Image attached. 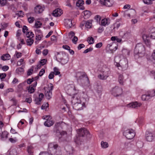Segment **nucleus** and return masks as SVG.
Instances as JSON below:
<instances>
[{"mask_svg":"<svg viewBox=\"0 0 155 155\" xmlns=\"http://www.w3.org/2000/svg\"><path fill=\"white\" fill-rule=\"evenodd\" d=\"M58 132L57 133H59L60 135L61 136V137H59V138L60 139L61 138V137H62L63 136H64V135H66L67 133L65 131H62L61 132H60L59 131H58Z\"/></svg>","mask_w":155,"mask_h":155,"instance_id":"nucleus-45","label":"nucleus"},{"mask_svg":"<svg viewBox=\"0 0 155 155\" xmlns=\"http://www.w3.org/2000/svg\"><path fill=\"white\" fill-rule=\"evenodd\" d=\"M95 19L97 20V22H99L101 19V17L99 15H97L95 17Z\"/></svg>","mask_w":155,"mask_h":155,"instance_id":"nucleus-62","label":"nucleus"},{"mask_svg":"<svg viewBox=\"0 0 155 155\" xmlns=\"http://www.w3.org/2000/svg\"><path fill=\"white\" fill-rule=\"evenodd\" d=\"M54 72H54V74H55V75H58L60 74V72L59 71H57L58 70V69L57 68H54Z\"/></svg>","mask_w":155,"mask_h":155,"instance_id":"nucleus-50","label":"nucleus"},{"mask_svg":"<svg viewBox=\"0 0 155 155\" xmlns=\"http://www.w3.org/2000/svg\"><path fill=\"white\" fill-rule=\"evenodd\" d=\"M84 3L83 0H78L76 2V5L77 6H81Z\"/></svg>","mask_w":155,"mask_h":155,"instance_id":"nucleus-30","label":"nucleus"},{"mask_svg":"<svg viewBox=\"0 0 155 155\" xmlns=\"http://www.w3.org/2000/svg\"><path fill=\"white\" fill-rule=\"evenodd\" d=\"M65 149L68 153L69 155L73 153V149L71 146H66L65 148Z\"/></svg>","mask_w":155,"mask_h":155,"instance_id":"nucleus-20","label":"nucleus"},{"mask_svg":"<svg viewBox=\"0 0 155 155\" xmlns=\"http://www.w3.org/2000/svg\"><path fill=\"white\" fill-rule=\"evenodd\" d=\"M26 41L27 45L31 46L34 42V40L32 38H28Z\"/></svg>","mask_w":155,"mask_h":155,"instance_id":"nucleus-28","label":"nucleus"},{"mask_svg":"<svg viewBox=\"0 0 155 155\" xmlns=\"http://www.w3.org/2000/svg\"><path fill=\"white\" fill-rule=\"evenodd\" d=\"M145 48L143 45L141 43H138L136 45L134 50V53L136 54H141L142 55H143L145 53Z\"/></svg>","mask_w":155,"mask_h":155,"instance_id":"nucleus-5","label":"nucleus"},{"mask_svg":"<svg viewBox=\"0 0 155 155\" xmlns=\"http://www.w3.org/2000/svg\"><path fill=\"white\" fill-rule=\"evenodd\" d=\"M28 92L30 94L33 93L35 91L34 88L33 87H31L30 86L28 88Z\"/></svg>","mask_w":155,"mask_h":155,"instance_id":"nucleus-44","label":"nucleus"},{"mask_svg":"<svg viewBox=\"0 0 155 155\" xmlns=\"http://www.w3.org/2000/svg\"><path fill=\"white\" fill-rule=\"evenodd\" d=\"M27 151L30 155H32L33 152V147L31 146H28V147Z\"/></svg>","mask_w":155,"mask_h":155,"instance_id":"nucleus-31","label":"nucleus"},{"mask_svg":"<svg viewBox=\"0 0 155 155\" xmlns=\"http://www.w3.org/2000/svg\"><path fill=\"white\" fill-rule=\"evenodd\" d=\"M23 32L25 33L26 32H28V29L27 27L26 26H24L22 28Z\"/></svg>","mask_w":155,"mask_h":155,"instance_id":"nucleus-53","label":"nucleus"},{"mask_svg":"<svg viewBox=\"0 0 155 155\" xmlns=\"http://www.w3.org/2000/svg\"><path fill=\"white\" fill-rule=\"evenodd\" d=\"M6 76V74L5 73H2L0 74V78L1 79H4Z\"/></svg>","mask_w":155,"mask_h":155,"instance_id":"nucleus-58","label":"nucleus"},{"mask_svg":"<svg viewBox=\"0 0 155 155\" xmlns=\"http://www.w3.org/2000/svg\"><path fill=\"white\" fill-rule=\"evenodd\" d=\"M83 105L82 104L80 103H78V104H74L73 105V107L76 110H81L83 109Z\"/></svg>","mask_w":155,"mask_h":155,"instance_id":"nucleus-15","label":"nucleus"},{"mask_svg":"<svg viewBox=\"0 0 155 155\" xmlns=\"http://www.w3.org/2000/svg\"><path fill=\"white\" fill-rule=\"evenodd\" d=\"M24 60L23 59H21L18 61L17 62V65L20 66L22 64V63L24 61Z\"/></svg>","mask_w":155,"mask_h":155,"instance_id":"nucleus-64","label":"nucleus"},{"mask_svg":"<svg viewBox=\"0 0 155 155\" xmlns=\"http://www.w3.org/2000/svg\"><path fill=\"white\" fill-rule=\"evenodd\" d=\"M43 97H35V104L38 105L40 104V102L42 100V98Z\"/></svg>","mask_w":155,"mask_h":155,"instance_id":"nucleus-33","label":"nucleus"},{"mask_svg":"<svg viewBox=\"0 0 155 155\" xmlns=\"http://www.w3.org/2000/svg\"><path fill=\"white\" fill-rule=\"evenodd\" d=\"M110 20L109 18H104L101 21V25L102 26H105L108 25L110 23Z\"/></svg>","mask_w":155,"mask_h":155,"instance_id":"nucleus-18","label":"nucleus"},{"mask_svg":"<svg viewBox=\"0 0 155 155\" xmlns=\"http://www.w3.org/2000/svg\"><path fill=\"white\" fill-rule=\"evenodd\" d=\"M154 0H143V2L147 5L152 4L153 3L152 1Z\"/></svg>","mask_w":155,"mask_h":155,"instance_id":"nucleus-37","label":"nucleus"},{"mask_svg":"<svg viewBox=\"0 0 155 155\" xmlns=\"http://www.w3.org/2000/svg\"><path fill=\"white\" fill-rule=\"evenodd\" d=\"M62 11L61 9L57 8L53 11L52 15L55 17L59 16L62 14Z\"/></svg>","mask_w":155,"mask_h":155,"instance_id":"nucleus-11","label":"nucleus"},{"mask_svg":"<svg viewBox=\"0 0 155 155\" xmlns=\"http://www.w3.org/2000/svg\"><path fill=\"white\" fill-rule=\"evenodd\" d=\"M49 152L51 155H61L62 152L61 148L57 144L50 143L48 145Z\"/></svg>","mask_w":155,"mask_h":155,"instance_id":"nucleus-4","label":"nucleus"},{"mask_svg":"<svg viewBox=\"0 0 155 155\" xmlns=\"http://www.w3.org/2000/svg\"><path fill=\"white\" fill-rule=\"evenodd\" d=\"M114 3L113 0H106L105 5L107 7H111L113 5Z\"/></svg>","mask_w":155,"mask_h":155,"instance_id":"nucleus-25","label":"nucleus"},{"mask_svg":"<svg viewBox=\"0 0 155 155\" xmlns=\"http://www.w3.org/2000/svg\"><path fill=\"white\" fill-rule=\"evenodd\" d=\"M16 71L19 74V73H21L23 72H24V69L22 67H19L16 69Z\"/></svg>","mask_w":155,"mask_h":155,"instance_id":"nucleus-41","label":"nucleus"},{"mask_svg":"<svg viewBox=\"0 0 155 155\" xmlns=\"http://www.w3.org/2000/svg\"><path fill=\"white\" fill-rule=\"evenodd\" d=\"M84 16L85 18H89L91 15V13L90 11L88 10H85L83 12Z\"/></svg>","mask_w":155,"mask_h":155,"instance_id":"nucleus-23","label":"nucleus"},{"mask_svg":"<svg viewBox=\"0 0 155 155\" xmlns=\"http://www.w3.org/2000/svg\"><path fill=\"white\" fill-rule=\"evenodd\" d=\"M15 55L17 58H20L21 56V53L17 51H16Z\"/></svg>","mask_w":155,"mask_h":155,"instance_id":"nucleus-61","label":"nucleus"},{"mask_svg":"<svg viewBox=\"0 0 155 155\" xmlns=\"http://www.w3.org/2000/svg\"><path fill=\"white\" fill-rule=\"evenodd\" d=\"M71 1L69 0H66V5L70 7H72V6L71 5Z\"/></svg>","mask_w":155,"mask_h":155,"instance_id":"nucleus-56","label":"nucleus"},{"mask_svg":"<svg viewBox=\"0 0 155 155\" xmlns=\"http://www.w3.org/2000/svg\"><path fill=\"white\" fill-rule=\"evenodd\" d=\"M26 34V36L28 38H32L34 37V34L32 32L28 31L27 32Z\"/></svg>","mask_w":155,"mask_h":155,"instance_id":"nucleus-32","label":"nucleus"},{"mask_svg":"<svg viewBox=\"0 0 155 155\" xmlns=\"http://www.w3.org/2000/svg\"><path fill=\"white\" fill-rule=\"evenodd\" d=\"M76 77L77 78L78 80L81 79L83 78L86 77L87 78V79L88 80V78L87 77V75L85 74H83L80 72H78L77 73L76 75Z\"/></svg>","mask_w":155,"mask_h":155,"instance_id":"nucleus-17","label":"nucleus"},{"mask_svg":"<svg viewBox=\"0 0 155 155\" xmlns=\"http://www.w3.org/2000/svg\"><path fill=\"white\" fill-rule=\"evenodd\" d=\"M78 40V38L76 36H74L73 38L72 39V41L73 43L74 44H76Z\"/></svg>","mask_w":155,"mask_h":155,"instance_id":"nucleus-51","label":"nucleus"},{"mask_svg":"<svg viewBox=\"0 0 155 155\" xmlns=\"http://www.w3.org/2000/svg\"><path fill=\"white\" fill-rule=\"evenodd\" d=\"M78 134L76 142L78 145L81 144L84 140H89L92 137V135L85 128L79 129Z\"/></svg>","mask_w":155,"mask_h":155,"instance_id":"nucleus-1","label":"nucleus"},{"mask_svg":"<svg viewBox=\"0 0 155 155\" xmlns=\"http://www.w3.org/2000/svg\"><path fill=\"white\" fill-rule=\"evenodd\" d=\"M121 68L124 70H126L128 67V61L126 58H124L120 61Z\"/></svg>","mask_w":155,"mask_h":155,"instance_id":"nucleus-8","label":"nucleus"},{"mask_svg":"<svg viewBox=\"0 0 155 155\" xmlns=\"http://www.w3.org/2000/svg\"><path fill=\"white\" fill-rule=\"evenodd\" d=\"M94 88L98 93H101L102 91V87L100 84H97L95 85Z\"/></svg>","mask_w":155,"mask_h":155,"instance_id":"nucleus-22","label":"nucleus"},{"mask_svg":"<svg viewBox=\"0 0 155 155\" xmlns=\"http://www.w3.org/2000/svg\"><path fill=\"white\" fill-rule=\"evenodd\" d=\"M49 104L48 103H47L45 104H44L41 106V109L43 110L46 109V108L48 107Z\"/></svg>","mask_w":155,"mask_h":155,"instance_id":"nucleus-48","label":"nucleus"},{"mask_svg":"<svg viewBox=\"0 0 155 155\" xmlns=\"http://www.w3.org/2000/svg\"><path fill=\"white\" fill-rule=\"evenodd\" d=\"M92 25L91 23L88 21H87L85 23V26L87 28H90Z\"/></svg>","mask_w":155,"mask_h":155,"instance_id":"nucleus-49","label":"nucleus"},{"mask_svg":"<svg viewBox=\"0 0 155 155\" xmlns=\"http://www.w3.org/2000/svg\"><path fill=\"white\" fill-rule=\"evenodd\" d=\"M45 96L46 97H51L52 96V91L48 90L45 92Z\"/></svg>","mask_w":155,"mask_h":155,"instance_id":"nucleus-42","label":"nucleus"},{"mask_svg":"<svg viewBox=\"0 0 155 155\" xmlns=\"http://www.w3.org/2000/svg\"><path fill=\"white\" fill-rule=\"evenodd\" d=\"M87 41H88L89 44H92L94 43V39L92 37H91V38L88 37L87 38Z\"/></svg>","mask_w":155,"mask_h":155,"instance_id":"nucleus-38","label":"nucleus"},{"mask_svg":"<svg viewBox=\"0 0 155 155\" xmlns=\"http://www.w3.org/2000/svg\"><path fill=\"white\" fill-rule=\"evenodd\" d=\"M154 137L152 133H150L146 134V139L147 141L148 142H152L154 139Z\"/></svg>","mask_w":155,"mask_h":155,"instance_id":"nucleus-13","label":"nucleus"},{"mask_svg":"<svg viewBox=\"0 0 155 155\" xmlns=\"http://www.w3.org/2000/svg\"><path fill=\"white\" fill-rule=\"evenodd\" d=\"M34 70V67H32L31 68L29 69L27 72V75L29 76L31 75L32 74Z\"/></svg>","mask_w":155,"mask_h":155,"instance_id":"nucleus-40","label":"nucleus"},{"mask_svg":"<svg viewBox=\"0 0 155 155\" xmlns=\"http://www.w3.org/2000/svg\"><path fill=\"white\" fill-rule=\"evenodd\" d=\"M101 73L102 74L104 75L105 78H107L109 76L110 73L109 69L107 68H105V69H103Z\"/></svg>","mask_w":155,"mask_h":155,"instance_id":"nucleus-16","label":"nucleus"},{"mask_svg":"<svg viewBox=\"0 0 155 155\" xmlns=\"http://www.w3.org/2000/svg\"><path fill=\"white\" fill-rule=\"evenodd\" d=\"M16 15L19 17H23L24 15L23 12L22 11H20L18 13H16Z\"/></svg>","mask_w":155,"mask_h":155,"instance_id":"nucleus-52","label":"nucleus"},{"mask_svg":"<svg viewBox=\"0 0 155 155\" xmlns=\"http://www.w3.org/2000/svg\"><path fill=\"white\" fill-rule=\"evenodd\" d=\"M10 155H17V153L15 149H13L10 152Z\"/></svg>","mask_w":155,"mask_h":155,"instance_id":"nucleus-35","label":"nucleus"},{"mask_svg":"<svg viewBox=\"0 0 155 155\" xmlns=\"http://www.w3.org/2000/svg\"><path fill=\"white\" fill-rule=\"evenodd\" d=\"M6 3V0H0V4L2 6L5 5Z\"/></svg>","mask_w":155,"mask_h":155,"instance_id":"nucleus-57","label":"nucleus"},{"mask_svg":"<svg viewBox=\"0 0 155 155\" xmlns=\"http://www.w3.org/2000/svg\"><path fill=\"white\" fill-rule=\"evenodd\" d=\"M122 89L118 87L115 86L112 90V94L114 96L117 97L120 96L122 93Z\"/></svg>","mask_w":155,"mask_h":155,"instance_id":"nucleus-7","label":"nucleus"},{"mask_svg":"<svg viewBox=\"0 0 155 155\" xmlns=\"http://www.w3.org/2000/svg\"><path fill=\"white\" fill-rule=\"evenodd\" d=\"M63 55V54L62 53L61 54V52H58L57 53V54H56V58H58L59 59H60L61 60V62L62 63L65 64L67 62V61H63V59L61 57Z\"/></svg>","mask_w":155,"mask_h":155,"instance_id":"nucleus-19","label":"nucleus"},{"mask_svg":"<svg viewBox=\"0 0 155 155\" xmlns=\"http://www.w3.org/2000/svg\"><path fill=\"white\" fill-rule=\"evenodd\" d=\"M11 101L13 102V105H16L17 103V100L14 98L11 99Z\"/></svg>","mask_w":155,"mask_h":155,"instance_id":"nucleus-59","label":"nucleus"},{"mask_svg":"<svg viewBox=\"0 0 155 155\" xmlns=\"http://www.w3.org/2000/svg\"><path fill=\"white\" fill-rule=\"evenodd\" d=\"M141 105L140 103H138L137 102H132L127 104V106L128 107H130L134 108H137L140 107Z\"/></svg>","mask_w":155,"mask_h":155,"instance_id":"nucleus-9","label":"nucleus"},{"mask_svg":"<svg viewBox=\"0 0 155 155\" xmlns=\"http://www.w3.org/2000/svg\"><path fill=\"white\" fill-rule=\"evenodd\" d=\"M45 70L44 69H42L40 71L38 75L40 76H42L44 73H45Z\"/></svg>","mask_w":155,"mask_h":155,"instance_id":"nucleus-55","label":"nucleus"},{"mask_svg":"<svg viewBox=\"0 0 155 155\" xmlns=\"http://www.w3.org/2000/svg\"><path fill=\"white\" fill-rule=\"evenodd\" d=\"M124 135L128 139H133L135 135V133L134 130L132 129L127 130L123 133Z\"/></svg>","mask_w":155,"mask_h":155,"instance_id":"nucleus-6","label":"nucleus"},{"mask_svg":"<svg viewBox=\"0 0 155 155\" xmlns=\"http://www.w3.org/2000/svg\"><path fill=\"white\" fill-rule=\"evenodd\" d=\"M28 21L29 23H31L33 22L35 18L33 17H30L28 18Z\"/></svg>","mask_w":155,"mask_h":155,"instance_id":"nucleus-47","label":"nucleus"},{"mask_svg":"<svg viewBox=\"0 0 155 155\" xmlns=\"http://www.w3.org/2000/svg\"><path fill=\"white\" fill-rule=\"evenodd\" d=\"M10 56L8 54H5L3 55L1 57V59L4 61L9 60L10 59Z\"/></svg>","mask_w":155,"mask_h":155,"instance_id":"nucleus-24","label":"nucleus"},{"mask_svg":"<svg viewBox=\"0 0 155 155\" xmlns=\"http://www.w3.org/2000/svg\"><path fill=\"white\" fill-rule=\"evenodd\" d=\"M41 25L42 23L39 21H38L35 24V26L37 28H40Z\"/></svg>","mask_w":155,"mask_h":155,"instance_id":"nucleus-46","label":"nucleus"},{"mask_svg":"<svg viewBox=\"0 0 155 155\" xmlns=\"http://www.w3.org/2000/svg\"><path fill=\"white\" fill-rule=\"evenodd\" d=\"M78 134L76 142L78 145L81 144L84 140H89L92 137V135L85 128L79 129Z\"/></svg>","mask_w":155,"mask_h":155,"instance_id":"nucleus-2","label":"nucleus"},{"mask_svg":"<svg viewBox=\"0 0 155 155\" xmlns=\"http://www.w3.org/2000/svg\"><path fill=\"white\" fill-rule=\"evenodd\" d=\"M98 77L99 79L101 80H106L107 79V78H105V76H104V75L102 73L98 75Z\"/></svg>","mask_w":155,"mask_h":155,"instance_id":"nucleus-39","label":"nucleus"},{"mask_svg":"<svg viewBox=\"0 0 155 155\" xmlns=\"http://www.w3.org/2000/svg\"><path fill=\"white\" fill-rule=\"evenodd\" d=\"M124 78L123 75L120 74L118 78V81L119 84L122 85H124Z\"/></svg>","mask_w":155,"mask_h":155,"instance_id":"nucleus-26","label":"nucleus"},{"mask_svg":"<svg viewBox=\"0 0 155 155\" xmlns=\"http://www.w3.org/2000/svg\"><path fill=\"white\" fill-rule=\"evenodd\" d=\"M71 102L74 105V104H78V103H81V100L80 97H72Z\"/></svg>","mask_w":155,"mask_h":155,"instance_id":"nucleus-21","label":"nucleus"},{"mask_svg":"<svg viewBox=\"0 0 155 155\" xmlns=\"http://www.w3.org/2000/svg\"><path fill=\"white\" fill-rule=\"evenodd\" d=\"M136 13V11L135 10L133 9H130L129 13L127 14V15L128 16L130 17V14H132L133 15H135Z\"/></svg>","mask_w":155,"mask_h":155,"instance_id":"nucleus-36","label":"nucleus"},{"mask_svg":"<svg viewBox=\"0 0 155 155\" xmlns=\"http://www.w3.org/2000/svg\"><path fill=\"white\" fill-rule=\"evenodd\" d=\"M93 50V48H87L86 50H85L84 51L83 53H87L89 52H90L91 51Z\"/></svg>","mask_w":155,"mask_h":155,"instance_id":"nucleus-60","label":"nucleus"},{"mask_svg":"<svg viewBox=\"0 0 155 155\" xmlns=\"http://www.w3.org/2000/svg\"><path fill=\"white\" fill-rule=\"evenodd\" d=\"M2 70L4 71H7L9 69V67L7 66H4L1 67Z\"/></svg>","mask_w":155,"mask_h":155,"instance_id":"nucleus-63","label":"nucleus"},{"mask_svg":"<svg viewBox=\"0 0 155 155\" xmlns=\"http://www.w3.org/2000/svg\"><path fill=\"white\" fill-rule=\"evenodd\" d=\"M43 8L39 5H37L34 8V11L36 14H39L43 11Z\"/></svg>","mask_w":155,"mask_h":155,"instance_id":"nucleus-14","label":"nucleus"},{"mask_svg":"<svg viewBox=\"0 0 155 155\" xmlns=\"http://www.w3.org/2000/svg\"><path fill=\"white\" fill-rule=\"evenodd\" d=\"M60 125V122L57 123L55 124L54 129V131L56 132L57 133L58 132V131H59V130H58V129Z\"/></svg>","mask_w":155,"mask_h":155,"instance_id":"nucleus-27","label":"nucleus"},{"mask_svg":"<svg viewBox=\"0 0 155 155\" xmlns=\"http://www.w3.org/2000/svg\"><path fill=\"white\" fill-rule=\"evenodd\" d=\"M64 25L67 28H70L72 26L73 24L71 19H64Z\"/></svg>","mask_w":155,"mask_h":155,"instance_id":"nucleus-12","label":"nucleus"},{"mask_svg":"<svg viewBox=\"0 0 155 155\" xmlns=\"http://www.w3.org/2000/svg\"><path fill=\"white\" fill-rule=\"evenodd\" d=\"M74 33L72 31L70 32L68 34V37L70 39H71L73 37L75 36Z\"/></svg>","mask_w":155,"mask_h":155,"instance_id":"nucleus-43","label":"nucleus"},{"mask_svg":"<svg viewBox=\"0 0 155 155\" xmlns=\"http://www.w3.org/2000/svg\"><path fill=\"white\" fill-rule=\"evenodd\" d=\"M49 116V115L45 116H43L44 118H43L44 119L46 120V121L44 122V124L48 127H51L54 124V122L52 120H49L48 118L46 119L47 117Z\"/></svg>","mask_w":155,"mask_h":155,"instance_id":"nucleus-10","label":"nucleus"},{"mask_svg":"<svg viewBox=\"0 0 155 155\" xmlns=\"http://www.w3.org/2000/svg\"><path fill=\"white\" fill-rule=\"evenodd\" d=\"M101 147L104 148H107L108 146V143L106 142H104L103 141H102L101 143Z\"/></svg>","mask_w":155,"mask_h":155,"instance_id":"nucleus-34","label":"nucleus"},{"mask_svg":"<svg viewBox=\"0 0 155 155\" xmlns=\"http://www.w3.org/2000/svg\"><path fill=\"white\" fill-rule=\"evenodd\" d=\"M1 134L0 133V136L2 138H7L8 133L6 131H4L2 132V134Z\"/></svg>","mask_w":155,"mask_h":155,"instance_id":"nucleus-29","label":"nucleus"},{"mask_svg":"<svg viewBox=\"0 0 155 155\" xmlns=\"http://www.w3.org/2000/svg\"><path fill=\"white\" fill-rule=\"evenodd\" d=\"M149 35L144 34L143 35L142 38L143 41L147 46L150 47L151 43L150 38L155 39V28H150L149 30Z\"/></svg>","mask_w":155,"mask_h":155,"instance_id":"nucleus-3","label":"nucleus"},{"mask_svg":"<svg viewBox=\"0 0 155 155\" xmlns=\"http://www.w3.org/2000/svg\"><path fill=\"white\" fill-rule=\"evenodd\" d=\"M54 76V73L53 72H51L48 76V78L50 79H53Z\"/></svg>","mask_w":155,"mask_h":155,"instance_id":"nucleus-54","label":"nucleus"}]
</instances>
